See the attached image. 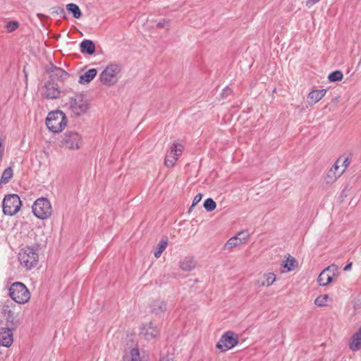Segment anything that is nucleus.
Returning a JSON list of instances; mask_svg holds the SVG:
<instances>
[{"label":"nucleus","mask_w":361,"mask_h":361,"mask_svg":"<svg viewBox=\"0 0 361 361\" xmlns=\"http://www.w3.org/2000/svg\"><path fill=\"white\" fill-rule=\"evenodd\" d=\"M15 326L0 325V345L5 347H10L13 342V330Z\"/></svg>","instance_id":"4468645a"},{"label":"nucleus","mask_w":361,"mask_h":361,"mask_svg":"<svg viewBox=\"0 0 361 361\" xmlns=\"http://www.w3.org/2000/svg\"><path fill=\"white\" fill-rule=\"evenodd\" d=\"M329 299L328 295H322L318 296L315 300L314 304L319 307H324L326 305V302Z\"/></svg>","instance_id":"7c9ffc66"},{"label":"nucleus","mask_w":361,"mask_h":361,"mask_svg":"<svg viewBox=\"0 0 361 361\" xmlns=\"http://www.w3.org/2000/svg\"><path fill=\"white\" fill-rule=\"evenodd\" d=\"M0 142H1V138L0 137Z\"/></svg>","instance_id":"37998d69"},{"label":"nucleus","mask_w":361,"mask_h":361,"mask_svg":"<svg viewBox=\"0 0 361 361\" xmlns=\"http://www.w3.org/2000/svg\"><path fill=\"white\" fill-rule=\"evenodd\" d=\"M350 159L348 158V157H346L343 161V163H342V166H343V169L342 170H343V172L345 171V170L348 167V166L350 165Z\"/></svg>","instance_id":"4c0bfd02"},{"label":"nucleus","mask_w":361,"mask_h":361,"mask_svg":"<svg viewBox=\"0 0 361 361\" xmlns=\"http://www.w3.org/2000/svg\"><path fill=\"white\" fill-rule=\"evenodd\" d=\"M140 334L143 335L145 339L150 340L154 338L159 334V330L153 325L152 322H149L143 325Z\"/></svg>","instance_id":"a211bd4d"},{"label":"nucleus","mask_w":361,"mask_h":361,"mask_svg":"<svg viewBox=\"0 0 361 361\" xmlns=\"http://www.w3.org/2000/svg\"><path fill=\"white\" fill-rule=\"evenodd\" d=\"M232 93V90L228 87H226L224 90H223V92H222V97H228V95H230Z\"/></svg>","instance_id":"e433bc0d"},{"label":"nucleus","mask_w":361,"mask_h":361,"mask_svg":"<svg viewBox=\"0 0 361 361\" xmlns=\"http://www.w3.org/2000/svg\"><path fill=\"white\" fill-rule=\"evenodd\" d=\"M202 198V194H201V193H198V194H197V195L195 196L194 199H193L192 204V206L190 207V209H192L195 205H196L197 203H199V202L201 201Z\"/></svg>","instance_id":"c9c22d12"},{"label":"nucleus","mask_w":361,"mask_h":361,"mask_svg":"<svg viewBox=\"0 0 361 361\" xmlns=\"http://www.w3.org/2000/svg\"><path fill=\"white\" fill-rule=\"evenodd\" d=\"M58 9H59V11H60V13H62V14H63V15L65 14V11H64L63 8H59H59H58Z\"/></svg>","instance_id":"a19ab883"},{"label":"nucleus","mask_w":361,"mask_h":361,"mask_svg":"<svg viewBox=\"0 0 361 361\" xmlns=\"http://www.w3.org/2000/svg\"><path fill=\"white\" fill-rule=\"evenodd\" d=\"M97 74V70L96 68L89 69L84 74L80 76L78 82L82 85L88 84L95 78Z\"/></svg>","instance_id":"5701e85b"},{"label":"nucleus","mask_w":361,"mask_h":361,"mask_svg":"<svg viewBox=\"0 0 361 361\" xmlns=\"http://www.w3.org/2000/svg\"><path fill=\"white\" fill-rule=\"evenodd\" d=\"M66 9L69 13H72L75 18H80L82 16L79 6L75 4L70 3L67 4Z\"/></svg>","instance_id":"bb28decb"},{"label":"nucleus","mask_w":361,"mask_h":361,"mask_svg":"<svg viewBox=\"0 0 361 361\" xmlns=\"http://www.w3.org/2000/svg\"><path fill=\"white\" fill-rule=\"evenodd\" d=\"M46 73L49 75V81L63 82L67 80L70 75L61 68L56 66L52 63L46 68Z\"/></svg>","instance_id":"f8f14e48"},{"label":"nucleus","mask_w":361,"mask_h":361,"mask_svg":"<svg viewBox=\"0 0 361 361\" xmlns=\"http://www.w3.org/2000/svg\"><path fill=\"white\" fill-rule=\"evenodd\" d=\"M353 263L350 262L348 264L345 265V267L343 268L344 271H350L352 268Z\"/></svg>","instance_id":"ea45409f"},{"label":"nucleus","mask_w":361,"mask_h":361,"mask_svg":"<svg viewBox=\"0 0 361 361\" xmlns=\"http://www.w3.org/2000/svg\"><path fill=\"white\" fill-rule=\"evenodd\" d=\"M341 162V158H338L331 168L328 171L325 180L327 183H334L338 177L343 173V170L339 171L338 164Z\"/></svg>","instance_id":"f3484780"},{"label":"nucleus","mask_w":361,"mask_h":361,"mask_svg":"<svg viewBox=\"0 0 361 361\" xmlns=\"http://www.w3.org/2000/svg\"><path fill=\"white\" fill-rule=\"evenodd\" d=\"M130 354V361H142L138 348H134L131 349Z\"/></svg>","instance_id":"473e14b6"},{"label":"nucleus","mask_w":361,"mask_h":361,"mask_svg":"<svg viewBox=\"0 0 361 361\" xmlns=\"http://www.w3.org/2000/svg\"><path fill=\"white\" fill-rule=\"evenodd\" d=\"M339 275L338 267L332 264L325 268L319 275L317 281L319 286H325L331 283Z\"/></svg>","instance_id":"6e6552de"},{"label":"nucleus","mask_w":361,"mask_h":361,"mask_svg":"<svg viewBox=\"0 0 361 361\" xmlns=\"http://www.w3.org/2000/svg\"><path fill=\"white\" fill-rule=\"evenodd\" d=\"M333 274V272H328V275H331Z\"/></svg>","instance_id":"79ce46f5"},{"label":"nucleus","mask_w":361,"mask_h":361,"mask_svg":"<svg viewBox=\"0 0 361 361\" xmlns=\"http://www.w3.org/2000/svg\"><path fill=\"white\" fill-rule=\"evenodd\" d=\"M18 259L22 266L27 269H31L37 264L39 256L33 247H27L19 252Z\"/></svg>","instance_id":"423d86ee"},{"label":"nucleus","mask_w":361,"mask_h":361,"mask_svg":"<svg viewBox=\"0 0 361 361\" xmlns=\"http://www.w3.org/2000/svg\"><path fill=\"white\" fill-rule=\"evenodd\" d=\"M250 235L245 231H240L235 236L231 238L224 245L225 250L232 249L240 244L245 243Z\"/></svg>","instance_id":"dca6fc26"},{"label":"nucleus","mask_w":361,"mask_h":361,"mask_svg":"<svg viewBox=\"0 0 361 361\" xmlns=\"http://www.w3.org/2000/svg\"><path fill=\"white\" fill-rule=\"evenodd\" d=\"M183 146L177 143H173L165 156L164 164L167 167H173L179 157L182 154Z\"/></svg>","instance_id":"9b49d317"},{"label":"nucleus","mask_w":361,"mask_h":361,"mask_svg":"<svg viewBox=\"0 0 361 361\" xmlns=\"http://www.w3.org/2000/svg\"><path fill=\"white\" fill-rule=\"evenodd\" d=\"M150 312L155 315L164 314L166 310V305L162 300H154L150 304Z\"/></svg>","instance_id":"aec40b11"},{"label":"nucleus","mask_w":361,"mask_h":361,"mask_svg":"<svg viewBox=\"0 0 361 361\" xmlns=\"http://www.w3.org/2000/svg\"><path fill=\"white\" fill-rule=\"evenodd\" d=\"M203 206L207 212H212L216 209V203L212 198H207L204 200Z\"/></svg>","instance_id":"c756f323"},{"label":"nucleus","mask_w":361,"mask_h":361,"mask_svg":"<svg viewBox=\"0 0 361 361\" xmlns=\"http://www.w3.org/2000/svg\"><path fill=\"white\" fill-rule=\"evenodd\" d=\"M67 124V118L65 114L60 110L49 113L46 118V125L48 129L54 133L61 132Z\"/></svg>","instance_id":"f03ea898"},{"label":"nucleus","mask_w":361,"mask_h":361,"mask_svg":"<svg viewBox=\"0 0 361 361\" xmlns=\"http://www.w3.org/2000/svg\"><path fill=\"white\" fill-rule=\"evenodd\" d=\"M13 177V169L11 167L6 168L1 176L0 183H7Z\"/></svg>","instance_id":"cd10ccee"},{"label":"nucleus","mask_w":361,"mask_h":361,"mask_svg":"<svg viewBox=\"0 0 361 361\" xmlns=\"http://www.w3.org/2000/svg\"><path fill=\"white\" fill-rule=\"evenodd\" d=\"M34 215L39 219H47L52 214V207L47 198L40 197L36 200L32 205Z\"/></svg>","instance_id":"39448f33"},{"label":"nucleus","mask_w":361,"mask_h":361,"mask_svg":"<svg viewBox=\"0 0 361 361\" xmlns=\"http://www.w3.org/2000/svg\"><path fill=\"white\" fill-rule=\"evenodd\" d=\"M282 266L284 269H286V271H293L298 266L297 260L290 255L287 257L286 260L283 261L282 263Z\"/></svg>","instance_id":"393cba45"},{"label":"nucleus","mask_w":361,"mask_h":361,"mask_svg":"<svg viewBox=\"0 0 361 361\" xmlns=\"http://www.w3.org/2000/svg\"><path fill=\"white\" fill-rule=\"evenodd\" d=\"M343 78V75L341 71H333L328 76V79L330 82L341 81Z\"/></svg>","instance_id":"c85d7f7f"},{"label":"nucleus","mask_w":361,"mask_h":361,"mask_svg":"<svg viewBox=\"0 0 361 361\" xmlns=\"http://www.w3.org/2000/svg\"><path fill=\"white\" fill-rule=\"evenodd\" d=\"M20 307L11 300H6L1 306V314L6 319V325L17 327L16 319Z\"/></svg>","instance_id":"7ed1b4c3"},{"label":"nucleus","mask_w":361,"mask_h":361,"mask_svg":"<svg viewBox=\"0 0 361 361\" xmlns=\"http://www.w3.org/2000/svg\"><path fill=\"white\" fill-rule=\"evenodd\" d=\"M169 20H164L162 22H159L157 24V27H163L165 24L169 23Z\"/></svg>","instance_id":"58836bf2"},{"label":"nucleus","mask_w":361,"mask_h":361,"mask_svg":"<svg viewBox=\"0 0 361 361\" xmlns=\"http://www.w3.org/2000/svg\"><path fill=\"white\" fill-rule=\"evenodd\" d=\"M21 204V200L18 195H6L2 202L3 212L6 215L13 216L20 210Z\"/></svg>","instance_id":"0eeeda50"},{"label":"nucleus","mask_w":361,"mask_h":361,"mask_svg":"<svg viewBox=\"0 0 361 361\" xmlns=\"http://www.w3.org/2000/svg\"><path fill=\"white\" fill-rule=\"evenodd\" d=\"M349 348L353 351H358L361 348V326L351 336L349 341Z\"/></svg>","instance_id":"6ab92c4d"},{"label":"nucleus","mask_w":361,"mask_h":361,"mask_svg":"<svg viewBox=\"0 0 361 361\" xmlns=\"http://www.w3.org/2000/svg\"><path fill=\"white\" fill-rule=\"evenodd\" d=\"M80 51L82 54L92 55L95 52V44L90 39H85L80 44Z\"/></svg>","instance_id":"412c9836"},{"label":"nucleus","mask_w":361,"mask_h":361,"mask_svg":"<svg viewBox=\"0 0 361 361\" xmlns=\"http://www.w3.org/2000/svg\"><path fill=\"white\" fill-rule=\"evenodd\" d=\"M63 142L70 149H77L80 147L82 137L80 135L75 131H68L64 133Z\"/></svg>","instance_id":"ddd939ff"},{"label":"nucleus","mask_w":361,"mask_h":361,"mask_svg":"<svg viewBox=\"0 0 361 361\" xmlns=\"http://www.w3.org/2000/svg\"><path fill=\"white\" fill-rule=\"evenodd\" d=\"M167 245H168V238L164 237L160 240V242L157 245L156 251L154 252V257L156 258H159L161 256V253L166 249Z\"/></svg>","instance_id":"a878e982"},{"label":"nucleus","mask_w":361,"mask_h":361,"mask_svg":"<svg viewBox=\"0 0 361 361\" xmlns=\"http://www.w3.org/2000/svg\"><path fill=\"white\" fill-rule=\"evenodd\" d=\"M121 72L120 66L111 64L106 67L99 75L101 82L106 85H111L117 80V75Z\"/></svg>","instance_id":"1a4fd4ad"},{"label":"nucleus","mask_w":361,"mask_h":361,"mask_svg":"<svg viewBox=\"0 0 361 361\" xmlns=\"http://www.w3.org/2000/svg\"><path fill=\"white\" fill-rule=\"evenodd\" d=\"M18 23L16 21H9L6 23V27L8 32L16 30L18 27Z\"/></svg>","instance_id":"72a5a7b5"},{"label":"nucleus","mask_w":361,"mask_h":361,"mask_svg":"<svg viewBox=\"0 0 361 361\" xmlns=\"http://www.w3.org/2000/svg\"><path fill=\"white\" fill-rule=\"evenodd\" d=\"M196 266V263L191 257H186L179 263L180 268L185 271H192Z\"/></svg>","instance_id":"b1692460"},{"label":"nucleus","mask_w":361,"mask_h":361,"mask_svg":"<svg viewBox=\"0 0 361 361\" xmlns=\"http://www.w3.org/2000/svg\"><path fill=\"white\" fill-rule=\"evenodd\" d=\"M266 283H262V286H269L276 281V275L274 273H267L264 274Z\"/></svg>","instance_id":"2f4dec72"},{"label":"nucleus","mask_w":361,"mask_h":361,"mask_svg":"<svg viewBox=\"0 0 361 361\" xmlns=\"http://www.w3.org/2000/svg\"><path fill=\"white\" fill-rule=\"evenodd\" d=\"M327 90L326 89L315 90L311 91L308 94V99H310V104H316L320 101L326 94Z\"/></svg>","instance_id":"4be33fe9"},{"label":"nucleus","mask_w":361,"mask_h":361,"mask_svg":"<svg viewBox=\"0 0 361 361\" xmlns=\"http://www.w3.org/2000/svg\"><path fill=\"white\" fill-rule=\"evenodd\" d=\"M159 361H174V356L173 354H164L161 356Z\"/></svg>","instance_id":"f704fd0d"},{"label":"nucleus","mask_w":361,"mask_h":361,"mask_svg":"<svg viewBox=\"0 0 361 361\" xmlns=\"http://www.w3.org/2000/svg\"><path fill=\"white\" fill-rule=\"evenodd\" d=\"M9 296L16 304H25L30 298V293L25 284L15 282L9 288Z\"/></svg>","instance_id":"20e7f679"},{"label":"nucleus","mask_w":361,"mask_h":361,"mask_svg":"<svg viewBox=\"0 0 361 361\" xmlns=\"http://www.w3.org/2000/svg\"><path fill=\"white\" fill-rule=\"evenodd\" d=\"M69 109L77 117L85 115L90 109V103L82 93L75 94L69 99Z\"/></svg>","instance_id":"f257e3e1"},{"label":"nucleus","mask_w":361,"mask_h":361,"mask_svg":"<svg viewBox=\"0 0 361 361\" xmlns=\"http://www.w3.org/2000/svg\"><path fill=\"white\" fill-rule=\"evenodd\" d=\"M238 343V335L233 331H226L216 343V348L221 352H225L235 347Z\"/></svg>","instance_id":"9d476101"},{"label":"nucleus","mask_w":361,"mask_h":361,"mask_svg":"<svg viewBox=\"0 0 361 361\" xmlns=\"http://www.w3.org/2000/svg\"><path fill=\"white\" fill-rule=\"evenodd\" d=\"M61 92L58 83L49 80L45 83L42 96L48 99H55L59 98Z\"/></svg>","instance_id":"2eb2a0df"}]
</instances>
